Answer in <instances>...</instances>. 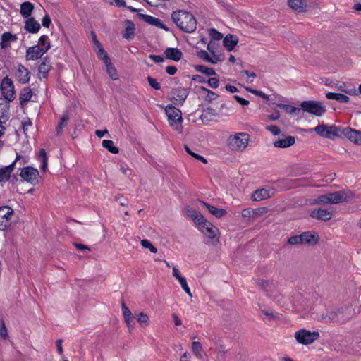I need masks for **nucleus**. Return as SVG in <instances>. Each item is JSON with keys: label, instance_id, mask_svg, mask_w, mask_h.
I'll return each instance as SVG.
<instances>
[{"label": "nucleus", "instance_id": "nucleus-32", "mask_svg": "<svg viewBox=\"0 0 361 361\" xmlns=\"http://www.w3.org/2000/svg\"><path fill=\"white\" fill-rule=\"evenodd\" d=\"M201 203L209 210V213L217 218H220L226 214V210L223 209L215 207L204 202H202Z\"/></svg>", "mask_w": 361, "mask_h": 361}, {"label": "nucleus", "instance_id": "nucleus-54", "mask_svg": "<svg viewBox=\"0 0 361 361\" xmlns=\"http://www.w3.org/2000/svg\"><path fill=\"white\" fill-rule=\"evenodd\" d=\"M97 54L100 59L103 61V62L105 61V56H109L105 50L102 48V45H99V47H97Z\"/></svg>", "mask_w": 361, "mask_h": 361}, {"label": "nucleus", "instance_id": "nucleus-5", "mask_svg": "<svg viewBox=\"0 0 361 361\" xmlns=\"http://www.w3.org/2000/svg\"><path fill=\"white\" fill-rule=\"evenodd\" d=\"M313 131L322 137L334 140L335 137H341L340 133L341 132V127L334 125L328 126L322 124L307 130L308 133Z\"/></svg>", "mask_w": 361, "mask_h": 361}, {"label": "nucleus", "instance_id": "nucleus-3", "mask_svg": "<svg viewBox=\"0 0 361 361\" xmlns=\"http://www.w3.org/2000/svg\"><path fill=\"white\" fill-rule=\"evenodd\" d=\"M165 113L167 116L169 126L178 133H182L183 119L181 111L174 106L169 104L166 106Z\"/></svg>", "mask_w": 361, "mask_h": 361}, {"label": "nucleus", "instance_id": "nucleus-39", "mask_svg": "<svg viewBox=\"0 0 361 361\" xmlns=\"http://www.w3.org/2000/svg\"><path fill=\"white\" fill-rule=\"evenodd\" d=\"M68 120H69L68 115L67 114H63V116L61 117V119H60L59 124L56 127V131H57L58 135L61 133L63 128L66 126Z\"/></svg>", "mask_w": 361, "mask_h": 361}, {"label": "nucleus", "instance_id": "nucleus-11", "mask_svg": "<svg viewBox=\"0 0 361 361\" xmlns=\"http://www.w3.org/2000/svg\"><path fill=\"white\" fill-rule=\"evenodd\" d=\"M13 209L8 206L0 207V230L4 231L11 225V219Z\"/></svg>", "mask_w": 361, "mask_h": 361}, {"label": "nucleus", "instance_id": "nucleus-57", "mask_svg": "<svg viewBox=\"0 0 361 361\" xmlns=\"http://www.w3.org/2000/svg\"><path fill=\"white\" fill-rule=\"evenodd\" d=\"M121 310H122V312H123V317L124 318H126V317H131L133 316V314L131 313L130 310H129V308L125 305L124 302L122 303L121 305Z\"/></svg>", "mask_w": 361, "mask_h": 361}, {"label": "nucleus", "instance_id": "nucleus-9", "mask_svg": "<svg viewBox=\"0 0 361 361\" xmlns=\"http://www.w3.org/2000/svg\"><path fill=\"white\" fill-rule=\"evenodd\" d=\"M20 176L23 180L32 185H35L39 183V171L34 167H23L20 173Z\"/></svg>", "mask_w": 361, "mask_h": 361}, {"label": "nucleus", "instance_id": "nucleus-63", "mask_svg": "<svg viewBox=\"0 0 361 361\" xmlns=\"http://www.w3.org/2000/svg\"><path fill=\"white\" fill-rule=\"evenodd\" d=\"M124 320H125V322L126 323V324H127V326H128V327L129 329H132V328L134 327L135 322H133V316L124 318Z\"/></svg>", "mask_w": 361, "mask_h": 361}, {"label": "nucleus", "instance_id": "nucleus-1", "mask_svg": "<svg viewBox=\"0 0 361 361\" xmlns=\"http://www.w3.org/2000/svg\"><path fill=\"white\" fill-rule=\"evenodd\" d=\"M353 316L351 308L341 307L320 315L319 322L324 323H336L342 324L350 321Z\"/></svg>", "mask_w": 361, "mask_h": 361}, {"label": "nucleus", "instance_id": "nucleus-6", "mask_svg": "<svg viewBox=\"0 0 361 361\" xmlns=\"http://www.w3.org/2000/svg\"><path fill=\"white\" fill-rule=\"evenodd\" d=\"M319 338L318 331H310L305 329H300L295 333V338L296 341L302 345H307Z\"/></svg>", "mask_w": 361, "mask_h": 361}, {"label": "nucleus", "instance_id": "nucleus-4", "mask_svg": "<svg viewBox=\"0 0 361 361\" xmlns=\"http://www.w3.org/2000/svg\"><path fill=\"white\" fill-rule=\"evenodd\" d=\"M249 135L245 133H238L228 136L226 145L232 151L243 152L248 145Z\"/></svg>", "mask_w": 361, "mask_h": 361}, {"label": "nucleus", "instance_id": "nucleus-58", "mask_svg": "<svg viewBox=\"0 0 361 361\" xmlns=\"http://www.w3.org/2000/svg\"><path fill=\"white\" fill-rule=\"evenodd\" d=\"M217 232H218V228L214 226V230L209 229L208 231V232H204V234L206 235L209 238L214 240V238L216 237Z\"/></svg>", "mask_w": 361, "mask_h": 361}, {"label": "nucleus", "instance_id": "nucleus-44", "mask_svg": "<svg viewBox=\"0 0 361 361\" xmlns=\"http://www.w3.org/2000/svg\"><path fill=\"white\" fill-rule=\"evenodd\" d=\"M197 56L199 59L203 60L204 61L210 63L212 61V57L209 56V53L205 50H200L197 51Z\"/></svg>", "mask_w": 361, "mask_h": 361}, {"label": "nucleus", "instance_id": "nucleus-53", "mask_svg": "<svg viewBox=\"0 0 361 361\" xmlns=\"http://www.w3.org/2000/svg\"><path fill=\"white\" fill-rule=\"evenodd\" d=\"M0 336L4 339H6L8 337L7 328L4 322H1L0 324Z\"/></svg>", "mask_w": 361, "mask_h": 361}, {"label": "nucleus", "instance_id": "nucleus-7", "mask_svg": "<svg viewBox=\"0 0 361 361\" xmlns=\"http://www.w3.org/2000/svg\"><path fill=\"white\" fill-rule=\"evenodd\" d=\"M302 111H306L317 116H322L324 114L326 109L322 103L316 101H304L300 104Z\"/></svg>", "mask_w": 361, "mask_h": 361}, {"label": "nucleus", "instance_id": "nucleus-23", "mask_svg": "<svg viewBox=\"0 0 361 361\" xmlns=\"http://www.w3.org/2000/svg\"><path fill=\"white\" fill-rule=\"evenodd\" d=\"M238 42V38L236 35L228 34L224 38L223 44L224 47L229 51L234 49Z\"/></svg>", "mask_w": 361, "mask_h": 361}, {"label": "nucleus", "instance_id": "nucleus-60", "mask_svg": "<svg viewBox=\"0 0 361 361\" xmlns=\"http://www.w3.org/2000/svg\"><path fill=\"white\" fill-rule=\"evenodd\" d=\"M207 83L209 86L212 88H216L219 85V80L215 78H210L208 80Z\"/></svg>", "mask_w": 361, "mask_h": 361}, {"label": "nucleus", "instance_id": "nucleus-19", "mask_svg": "<svg viewBox=\"0 0 361 361\" xmlns=\"http://www.w3.org/2000/svg\"><path fill=\"white\" fill-rule=\"evenodd\" d=\"M295 142V137L292 135H288L274 141L273 145L278 148H287L293 145Z\"/></svg>", "mask_w": 361, "mask_h": 361}, {"label": "nucleus", "instance_id": "nucleus-34", "mask_svg": "<svg viewBox=\"0 0 361 361\" xmlns=\"http://www.w3.org/2000/svg\"><path fill=\"white\" fill-rule=\"evenodd\" d=\"M16 40V37L13 35L11 32H6L1 35V47L6 49L10 46L11 41Z\"/></svg>", "mask_w": 361, "mask_h": 361}, {"label": "nucleus", "instance_id": "nucleus-22", "mask_svg": "<svg viewBox=\"0 0 361 361\" xmlns=\"http://www.w3.org/2000/svg\"><path fill=\"white\" fill-rule=\"evenodd\" d=\"M40 27V24L34 18H28L25 22L24 29L30 33L38 32Z\"/></svg>", "mask_w": 361, "mask_h": 361}, {"label": "nucleus", "instance_id": "nucleus-26", "mask_svg": "<svg viewBox=\"0 0 361 361\" xmlns=\"http://www.w3.org/2000/svg\"><path fill=\"white\" fill-rule=\"evenodd\" d=\"M34 10V4L30 1H25L21 4L20 13L23 18H30Z\"/></svg>", "mask_w": 361, "mask_h": 361}, {"label": "nucleus", "instance_id": "nucleus-45", "mask_svg": "<svg viewBox=\"0 0 361 361\" xmlns=\"http://www.w3.org/2000/svg\"><path fill=\"white\" fill-rule=\"evenodd\" d=\"M209 35L214 40H220L223 38V35L214 28L209 30Z\"/></svg>", "mask_w": 361, "mask_h": 361}, {"label": "nucleus", "instance_id": "nucleus-33", "mask_svg": "<svg viewBox=\"0 0 361 361\" xmlns=\"http://www.w3.org/2000/svg\"><path fill=\"white\" fill-rule=\"evenodd\" d=\"M106 68V72L108 75L111 78L112 80H117L118 75H117V71L113 64L111 62V60L109 56H105V61L104 62Z\"/></svg>", "mask_w": 361, "mask_h": 361}, {"label": "nucleus", "instance_id": "nucleus-56", "mask_svg": "<svg viewBox=\"0 0 361 361\" xmlns=\"http://www.w3.org/2000/svg\"><path fill=\"white\" fill-rule=\"evenodd\" d=\"M209 229L214 230V225L208 221L199 228V230L203 233H204V232H208Z\"/></svg>", "mask_w": 361, "mask_h": 361}, {"label": "nucleus", "instance_id": "nucleus-30", "mask_svg": "<svg viewBox=\"0 0 361 361\" xmlns=\"http://www.w3.org/2000/svg\"><path fill=\"white\" fill-rule=\"evenodd\" d=\"M326 97L328 99L336 100L341 103H348L350 101V98L348 96L341 93L327 92Z\"/></svg>", "mask_w": 361, "mask_h": 361}, {"label": "nucleus", "instance_id": "nucleus-10", "mask_svg": "<svg viewBox=\"0 0 361 361\" xmlns=\"http://www.w3.org/2000/svg\"><path fill=\"white\" fill-rule=\"evenodd\" d=\"M329 196L331 199V204H336L349 201L353 197L354 193L350 190H346L329 193Z\"/></svg>", "mask_w": 361, "mask_h": 361}, {"label": "nucleus", "instance_id": "nucleus-47", "mask_svg": "<svg viewBox=\"0 0 361 361\" xmlns=\"http://www.w3.org/2000/svg\"><path fill=\"white\" fill-rule=\"evenodd\" d=\"M214 344L216 345V352L218 354L224 355L226 353V350L225 347L222 345V341L219 339H216L213 341Z\"/></svg>", "mask_w": 361, "mask_h": 361}, {"label": "nucleus", "instance_id": "nucleus-2", "mask_svg": "<svg viewBox=\"0 0 361 361\" xmlns=\"http://www.w3.org/2000/svg\"><path fill=\"white\" fill-rule=\"evenodd\" d=\"M171 18L177 27L185 32L191 33L196 29V19L190 12L183 10L176 11L173 12Z\"/></svg>", "mask_w": 361, "mask_h": 361}, {"label": "nucleus", "instance_id": "nucleus-37", "mask_svg": "<svg viewBox=\"0 0 361 361\" xmlns=\"http://www.w3.org/2000/svg\"><path fill=\"white\" fill-rule=\"evenodd\" d=\"M38 159L42 162V170L45 172L47 169L48 158L47 157V153L44 149H40L38 155Z\"/></svg>", "mask_w": 361, "mask_h": 361}, {"label": "nucleus", "instance_id": "nucleus-17", "mask_svg": "<svg viewBox=\"0 0 361 361\" xmlns=\"http://www.w3.org/2000/svg\"><path fill=\"white\" fill-rule=\"evenodd\" d=\"M172 95L176 105H183L188 95V92L185 88L178 87L172 92Z\"/></svg>", "mask_w": 361, "mask_h": 361}, {"label": "nucleus", "instance_id": "nucleus-24", "mask_svg": "<svg viewBox=\"0 0 361 361\" xmlns=\"http://www.w3.org/2000/svg\"><path fill=\"white\" fill-rule=\"evenodd\" d=\"M125 30L123 33V38L130 40L135 36V27L133 21L130 20H125Z\"/></svg>", "mask_w": 361, "mask_h": 361}, {"label": "nucleus", "instance_id": "nucleus-8", "mask_svg": "<svg viewBox=\"0 0 361 361\" xmlns=\"http://www.w3.org/2000/svg\"><path fill=\"white\" fill-rule=\"evenodd\" d=\"M1 91L4 96V99L8 102L14 100L16 98V92L13 81L8 76H6L1 83Z\"/></svg>", "mask_w": 361, "mask_h": 361}, {"label": "nucleus", "instance_id": "nucleus-31", "mask_svg": "<svg viewBox=\"0 0 361 361\" xmlns=\"http://www.w3.org/2000/svg\"><path fill=\"white\" fill-rule=\"evenodd\" d=\"M289 6L298 12H303L307 6L303 0H288Z\"/></svg>", "mask_w": 361, "mask_h": 361}, {"label": "nucleus", "instance_id": "nucleus-14", "mask_svg": "<svg viewBox=\"0 0 361 361\" xmlns=\"http://www.w3.org/2000/svg\"><path fill=\"white\" fill-rule=\"evenodd\" d=\"M137 16L140 19L142 20L149 25H154L166 31L169 30V28L157 18L142 13H139Z\"/></svg>", "mask_w": 361, "mask_h": 361}, {"label": "nucleus", "instance_id": "nucleus-38", "mask_svg": "<svg viewBox=\"0 0 361 361\" xmlns=\"http://www.w3.org/2000/svg\"><path fill=\"white\" fill-rule=\"evenodd\" d=\"M195 70L200 73L205 74L207 76L214 75L216 74V72L213 68L202 65L196 66Z\"/></svg>", "mask_w": 361, "mask_h": 361}, {"label": "nucleus", "instance_id": "nucleus-49", "mask_svg": "<svg viewBox=\"0 0 361 361\" xmlns=\"http://www.w3.org/2000/svg\"><path fill=\"white\" fill-rule=\"evenodd\" d=\"M185 151H186L189 154H190L191 156H192L194 158H195V159H198V160L201 161L202 163L206 164V163L207 162V159H206L204 157H202V156H201V155H199V154H197V153L192 152L190 149V148H189L188 146H186V145L185 146Z\"/></svg>", "mask_w": 361, "mask_h": 361}, {"label": "nucleus", "instance_id": "nucleus-42", "mask_svg": "<svg viewBox=\"0 0 361 361\" xmlns=\"http://www.w3.org/2000/svg\"><path fill=\"white\" fill-rule=\"evenodd\" d=\"M137 320L142 326H146L149 324V317L144 312H141L137 315Z\"/></svg>", "mask_w": 361, "mask_h": 361}, {"label": "nucleus", "instance_id": "nucleus-52", "mask_svg": "<svg viewBox=\"0 0 361 361\" xmlns=\"http://www.w3.org/2000/svg\"><path fill=\"white\" fill-rule=\"evenodd\" d=\"M269 211L268 207H259L253 209L254 217H259L267 213Z\"/></svg>", "mask_w": 361, "mask_h": 361}, {"label": "nucleus", "instance_id": "nucleus-55", "mask_svg": "<svg viewBox=\"0 0 361 361\" xmlns=\"http://www.w3.org/2000/svg\"><path fill=\"white\" fill-rule=\"evenodd\" d=\"M147 81L149 85L154 90H159L161 88L159 83L155 78L148 76Z\"/></svg>", "mask_w": 361, "mask_h": 361}, {"label": "nucleus", "instance_id": "nucleus-28", "mask_svg": "<svg viewBox=\"0 0 361 361\" xmlns=\"http://www.w3.org/2000/svg\"><path fill=\"white\" fill-rule=\"evenodd\" d=\"M269 197V192L265 188L256 190L252 195L251 199L253 201H261Z\"/></svg>", "mask_w": 361, "mask_h": 361}, {"label": "nucleus", "instance_id": "nucleus-12", "mask_svg": "<svg viewBox=\"0 0 361 361\" xmlns=\"http://www.w3.org/2000/svg\"><path fill=\"white\" fill-rule=\"evenodd\" d=\"M50 44H48L45 48H41L38 45L29 47L26 51L27 60H37L41 58L49 49Z\"/></svg>", "mask_w": 361, "mask_h": 361}, {"label": "nucleus", "instance_id": "nucleus-59", "mask_svg": "<svg viewBox=\"0 0 361 361\" xmlns=\"http://www.w3.org/2000/svg\"><path fill=\"white\" fill-rule=\"evenodd\" d=\"M185 214L188 217H190L192 220L194 219V216H195L198 214V212L192 209L191 207H188L185 208Z\"/></svg>", "mask_w": 361, "mask_h": 361}, {"label": "nucleus", "instance_id": "nucleus-64", "mask_svg": "<svg viewBox=\"0 0 361 361\" xmlns=\"http://www.w3.org/2000/svg\"><path fill=\"white\" fill-rule=\"evenodd\" d=\"M166 72L170 75H173L177 72V68L174 66H169L166 68Z\"/></svg>", "mask_w": 361, "mask_h": 361}, {"label": "nucleus", "instance_id": "nucleus-40", "mask_svg": "<svg viewBox=\"0 0 361 361\" xmlns=\"http://www.w3.org/2000/svg\"><path fill=\"white\" fill-rule=\"evenodd\" d=\"M202 344L198 342V341H193L192 343V352L194 353V354L195 355V356L199 358V359H202Z\"/></svg>", "mask_w": 361, "mask_h": 361}, {"label": "nucleus", "instance_id": "nucleus-21", "mask_svg": "<svg viewBox=\"0 0 361 361\" xmlns=\"http://www.w3.org/2000/svg\"><path fill=\"white\" fill-rule=\"evenodd\" d=\"M8 101L0 98V121L6 122L9 118V104Z\"/></svg>", "mask_w": 361, "mask_h": 361}, {"label": "nucleus", "instance_id": "nucleus-27", "mask_svg": "<svg viewBox=\"0 0 361 361\" xmlns=\"http://www.w3.org/2000/svg\"><path fill=\"white\" fill-rule=\"evenodd\" d=\"M274 104L277 107L283 110L286 114H299L300 113L302 112L301 109L293 106L289 104H285L283 103H276V102H274Z\"/></svg>", "mask_w": 361, "mask_h": 361}, {"label": "nucleus", "instance_id": "nucleus-18", "mask_svg": "<svg viewBox=\"0 0 361 361\" xmlns=\"http://www.w3.org/2000/svg\"><path fill=\"white\" fill-rule=\"evenodd\" d=\"M332 212L324 209H314L311 212L310 216L313 219L326 221L332 218Z\"/></svg>", "mask_w": 361, "mask_h": 361}, {"label": "nucleus", "instance_id": "nucleus-61", "mask_svg": "<svg viewBox=\"0 0 361 361\" xmlns=\"http://www.w3.org/2000/svg\"><path fill=\"white\" fill-rule=\"evenodd\" d=\"M242 216L243 218H250L254 216L253 209H245L242 212Z\"/></svg>", "mask_w": 361, "mask_h": 361}, {"label": "nucleus", "instance_id": "nucleus-35", "mask_svg": "<svg viewBox=\"0 0 361 361\" xmlns=\"http://www.w3.org/2000/svg\"><path fill=\"white\" fill-rule=\"evenodd\" d=\"M32 96V92L30 88H24L20 94L19 99L21 105L30 101Z\"/></svg>", "mask_w": 361, "mask_h": 361}, {"label": "nucleus", "instance_id": "nucleus-20", "mask_svg": "<svg viewBox=\"0 0 361 361\" xmlns=\"http://www.w3.org/2000/svg\"><path fill=\"white\" fill-rule=\"evenodd\" d=\"M16 76L21 84H26L30 80V72L22 64H18Z\"/></svg>", "mask_w": 361, "mask_h": 361}, {"label": "nucleus", "instance_id": "nucleus-43", "mask_svg": "<svg viewBox=\"0 0 361 361\" xmlns=\"http://www.w3.org/2000/svg\"><path fill=\"white\" fill-rule=\"evenodd\" d=\"M212 61H210V63L212 64H216L219 61H223L225 59L224 55L221 52H214L212 54Z\"/></svg>", "mask_w": 361, "mask_h": 361}, {"label": "nucleus", "instance_id": "nucleus-16", "mask_svg": "<svg viewBox=\"0 0 361 361\" xmlns=\"http://www.w3.org/2000/svg\"><path fill=\"white\" fill-rule=\"evenodd\" d=\"M302 245H314L319 242V235L314 232L306 231L300 234Z\"/></svg>", "mask_w": 361, "mask_h": 361}, {"label": "nucleus", "instance_id": "nucleus-62", "mask_svg": "<svg viewBox=\"0 0 361 361\" xmlns=\"http://www.w3.org/2000/svg\"><path fill=\"white\" fill-rule=\"evenodd\" d=\"M51 23V20L49 15L46 14L42 18V25L45 27H49Z\"/></svg>", "mask_w": 361, "mask_h": 361}, {"label": "nucleus", "instance_id": "nucleus-36", "mask_svg": "<svg viewBox=\"0 0 361 361\" xmlns=\"http://www.w3.org/2000/svg\"><path fill=\"white\" fill-rule=\"evenodd\" d=\"M102 147L113 154H118L119 152L118 148L115 147L114 142L110 140H104L102 141Z\"/></svg>", "mask_w": 361, "mask_h": 361}, {"label": "nucleus", "instance_id": "nucleus-15", "mask_svg": "<svg viewBox=\"0 0 361 361\" xmlns=\"http://www.w3.org/2000/svg\"><path fill=\"white\" fill-rule=\"evenodd\" d=\"M21 159L20 155L16 154V159L10 165L0 169V182H6L8 180L11 173L14 169L16 163Z\"/></svg>", "mask_w": 361, "mask_h": 361}, {"label": "nucleus", "instance_id": "nucleus-46", "mask_svg": "<svg viewBox=\"0 0 361 361\" xmlns=\"http://www.w3.org/2000/svg\"><path fill=\"white\" fill-rule=\"evenodd\" d=\"M192 221L197 226L198 228L207 221L204 219V217L199 212L195 216H194V219H192Z\"/></svg>", "mask_w": 361, "mask_h": 361}, {"label": "nucleus", "instance_id": "nucleus-50", "mask_svg": "<svg viewBox=\"0 0 361 361\" xmlns=\"http://www.w3.org/2000/svg\"><path fill=\"white\" fill-rule=\"evenodd\" d=\"M317 204H331V199L329 196V193L319 196L316 200Z\"/></svg>", "mask_w": 361, "mask_h": 361}, {"label": "nucleus", "instance_id": "nucleus-29", "mask_svg": "<svg viewBox=\"0 0 361 361\" xmlns=\"http://www.w3.org/2000/svg\"><path fill=\"white\" fill-rule=\"evenodd\" d=\"M51 68V66L49 59H48L47 58H44L43 61L39 66V74L42 75V77L43 78H46Z\"/></svg>", "mask_w": 361, "mask_h": 361}, {"label": "nucleus", "instance_id": "nucleus-13", "mask_svg": "<svg viewBox=\"0 0 361 361\" xmlns=\"http://www.w3.org/2000/svg\"><path fill=\"white\" fill-rule=\"evenodd\" d=\"M341 136L343 135L355 145H361V131L354 130L350 127L341 128Z\"/></svg>", "mask_w": 361, "mask_h": 361}, {"label": "nucleus", "instance_id": "nucleus-25", "mask_svg": "<svg viewBox=\"0 0 361 361\" xmlns=\"http://www.w3.org/2000/svg\"><path fill=\"white\" fill-rule=\"evenodd\" d=\"M166 59L178 61L182 58L183 54L178 48H167L164 51Z\"/></svg>", "mask_w": 361, "mask_h": 361}, {"label": "nucleus", "instance_id": "nucleus-51", "mask_svg": "<svg viewBox=\"0 0 361 361\" xmlns=\"http://www.w3.org/2000/svg\"><path fill=\"white\" fill-rule=\"evenodd\" d=\"M288 243L290 245H302L300 234V235H295L291 236V237H290V238H289V239L288 240Z\"/></svg>", "mask_w": 361, "mask_h": 361}, {"label": "nucleus", "instance_id": "nucleus-41", "mask_svg": "<svg viewBox=\"0 0 361 361\" xmlns=\"http://www.w3.org/2000/svg\"><path fill=\"white\" fill-rule=\"evenodd\" d=\"M345 86H346L345 83L341 82V83L336 84L334 87L338 90L343 92H345L346 94H348L350 95L356 94V90L355 89H346Z\"/></svg>", "mask_w": 361, "mask_h": 361}, {"label": "nucleus", "instance_id": "nucleus-48", "mask_svg": "<svg viewBox=\"0 0 361 361\" xmlns=\"http://www.w3.org/2000/svg\"><path fill=\"white\" fill-rule=\"evenodd\" d=\"M141 245L144 248L149 249L152 252L156 253L157 252V249L151 243V242L147 239H144L141 240Z\"/></svg>", "mask_w": 361, "mask_h": 361}]
</instances>
